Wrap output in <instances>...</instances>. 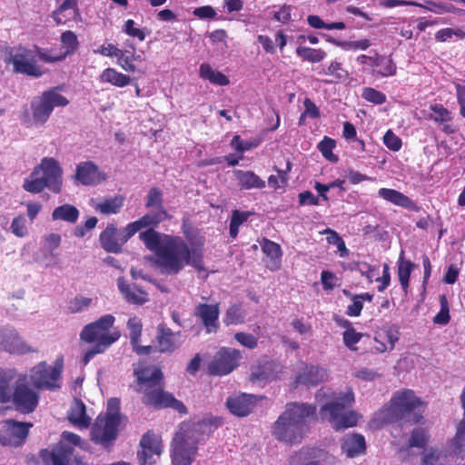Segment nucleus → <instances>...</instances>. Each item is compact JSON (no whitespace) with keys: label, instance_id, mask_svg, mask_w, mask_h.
I'll return each mask as SVG.
<instances>
[{"label":"nucleus","instance_id":"obj_45","mask_svg":"<svg viewBox=\"0 0 465 465\" xmlns=\"http://www.w3.org/2000/svg\"><path fill=\"white\" fill-rule=\"evenodd\" d=\"M465 437V416L461 420L458 426L456 435L449 442L450 454H460L462 450V442Z\"/></svg>","mask_w":465,"mask_h":465},{"label":"nucleus","instance_id":"obj_35","mask_svg":"<svg viewBox=\"0 0 465 465\" xmlns=\"http://www.w3.org/2000/svg\"><path fill=\"white\" fill-rule=\"evenodd\" d=\"M100 81L111 84L116 87H124L131 83V77L118 72L114 68H106L102 72Z\"/></svg>","mask_w":465,"mask_h":465},{"label":"nucleus","instance_id":"obj_49","mask_svg":"<svg viewBox=\"0 0 465 465\" xmlns=\"http://www.w3.org/2000/svg\"><path fill=\"white\" fill-rule=\"evenodd\" d=\"M440 310L433 318V322L440 325H446L450 320V306L445 294H440L439 297Z\"/></svg>","mask_w":465,"mask_h":465},{"label":"nucleus","instance_id":"obj_46","mask_svg":"<svg viewBox=\"0 0 465 465\" xmlns=\"http://www.w3.org/2000/svg\"><path fill=\"white\" fill-rule=\"evenodd\" d=\"M69 9H74V13L78 11L77 8V0H64L60 6L53 13V18L57 25H64L68 21L64 15Z\"/></svg>","mask_w":465,"mask_h":465},{"label":"nucleus","instance_id":"obj_34","mask_svg":"<svg viewBox=\"0 0 465 465\" xmlns=\"http://www.w3.org/2000/svg\"><path fill=\"white\" fill-rule=\"evenodd\" d=\"M324 371L322 369H320L315 366L306 367L305 371L302 373L297 375L295 383L296 385H316L317 383L323 381Z\"/></svg>","mask_w":465,"mask_h":465},{"label":"nucleus","instance_id":"obj_29","mask_svg":"<svg viewBox=\"0 0 465 465\" xmlns=\"http://www.w3.org/2000/svg\"><path fill=\"white\" fill-rule=\"evenodd\" d=\"M75 178L82 184H94L99 182L98 167L92 162H82L76 166Z\"/></svg>","mask_w":465,"mask_h":465},{"label":"nucleus","instance_id":"obj_15","mask_svg":"<svg viewBox=\"0 0 465 465\" xmlns=\"http://www.w3.org/2000/svg\"><path fill=\"white\" fill-rule=\"evenodd\" d=\"M11 63L15 73L33 77L43 75V71L36 64L33 52L25 47L19 46L15 48V54L11 56Z\"/></svg>","mask_w":465,"mask_h":465},{"label":"nucleus","instance_id":"obj_5","mask_svg":"<svg viewBox=\"0 0 465 465\" xmlns=\"http://www.w3.org/2000/svg\"><path fill=\"white\" fill-rule=\"evenodd\" d=\"M423 401L412 390H402L393 394L388 404L381 410L387 423L405 422L416 424L423 419Z\"/></svg>","mask_w":465,"mask_h":465},{"label":"nucleus","instance_id":"obj_28","mask_svg":"<svg viewBox=\"0 0 465 465\" xmlns=\"http://www.w3.org/2000/svg\"><path fill=\"white\" fill-rule=\"evenodd\" d=\"M233 174L241 189H263L266 186L265 181L252 171L234 170Z\"/></svg>","mask_w":465,"mask_h":465},{"label":"nucleus","instance_id":"obj_17","mask_svg":"<svg viewBox=\"0 0 465 465\" xmlns=\"http://www.w3.org/2000/svg\"><path fill=\"white\" fill-rule=\"evenodd\" d=\"M61 43L64 51L58 54H48L42 50L38 51V57L45 63H55L64 60L68 55L75 53L79 47L77 35L74 32L67 30L61 35Z\"/></svg>","mask_w":465,"mask_h":465},{"label":"nucleus","instance_id":"obj_36","mask_svg":"<svg viewBox=\"0 0 465 465\" xmlns=\"http://www.w3.org/2000/svg\"><path fill=\"white\" fill-rule=\"evenodd\" d=\"M79 218V211L78 209L69 203H65L63 205H60L52 213V219L54 221H64L70 223H74L77 222Z\"/></svg>","mask_w":465,"mask_h":465},{"label":"nucleus","instance_id":"obj_13","mask_svg":"<svg viewBox=\"0 0 465 465\" xmlns=\"http://www.w3.org/2000/svg\"><path fill=\"white\" fill-rule=\"evenodd\" d=\"M120 422L121 419L116 415L99 414L91 429V440L96 444L107 446L116 440Z\"/></svg>","mask_w":465,"mask_h":465},{"label":"nucleus","instance_id":"obj_62","mask_svg":"<svg viewBox=\"0 0 465 465\" xmlns=\"http://www.w3.org/2000/svg\"><path fill=\"white\" fill-rule=\"evenodd\" d=\"M135 23L132 19H128L125 21L124 25V31L129 36L136 37L139 41H143L145 39V33L143 29L135 27Z\"/></svg>","mask_w":465,"mask_h":465},{"label":"nucleus","instance_id":"obj_63","mask_svg":"<svg viewBox=\"0 0 465 465\" xmlns=\"http://www.w3.org/2000/svg\"><path fill=\"white\" fill-rule=\"evenodd\" d=\"M351 301L352 303L348 305L346 314L351 317H358L361 315L363 309V302L361 298H359L358 294L354 295Z\"/></svg>","mask_w":465,"mask_h":465},{"label":"nucleus","instance_id":"obj_9","mask_svg":"<svg viewBox=\"0 0 465 465\" xmlns=\"http://www.w3.org/2000/svg\"><path fill=\"white\" fill-rule=\"evenodd\" d=\"M63 369V356L55 360L54 366H49L46 361H40L30 370L29 380L38 391H54L62 387Z\"/></svg>","mask_w":465,"mask_h":465},{"label":"nucleus","instance_id":"obj_31","mask_svg":"<svg viewBox=\"0 0 465 465\" xmlns=\"http://www.w3.org/2000/svg\"><path fill=\"white\" fill-rule=\"evenodd\" d=\"M124 196L116 194L113 197L103 199L94 206V210L102 214L110 215L120 213L124 204Z\"/></svg>","mask_w":465,"mask_h":465},{"label":"nucleus","instance_id":"obj_27","mask_svg":"<svg viewBox=\"0 0 465 465\" xmlns=\"http://www.w3.org/2000/svg\"><path fill=\"white\" fill-rule=\"evenodd\" d=\"M341 448L348 458L360 456L366 451L365 439L361 434H346L342 438Z\"/></svg>","mask_w":465,"mask_h":465},{"label":"nucleus","instance_id":"obj_38","mask_svg":"<svg viewBox=\"0 0 465 465\" xmlns=\"http://www.w3.org/2000/svg\"><path fill=\"white\" fill-rule=\"evenodd\" d=\"M73 455L74 447L65 444H59L50 452L53 465H70Z\"/></svg>","mask_w":465,"mask_h":465},{"label":"nucleus","instance_id":"obj_26","mask_svg":"<svg viewBox=\"0 0 465 465\" xmlns=\"http://www.w3.org/2000/svg\"><path fill=\"white\" fill-rule=\"evenodd\" d=\"M379 197L396 206H400L411 211H418L419 207L410 197L404 193L391 188H381L378 191Z\"/></svg>","mask_w":465,"mask_h":465},{"label":"nucleus","instance_id":"obj_21","mask_svg":"<svg viewBox=\"0 0 465 465\" xmlns=\"http://www.w3.org/2000/svg\"><path fill=\"white\" fill-rule=\"evenodd\" d=\"M0 348L7 352L18 354L37 351L26 344L15 331H10L0 335Z\"/></svg>","mask_w":465,"mask_h":465},{"label":"nucleus","instance_id":"obj_4","mask_svg":"<svg viewBox=\"0 0 465 465\" xmlns=\"http://www.w3.org/2000/svg\"><path fill=\"white\" fill-rule=\"evenodd\" d=\"M12 378L0 371V403H11L12 408L23 414L34 412L39 403V392L31 387L27 375H20L13 386Z\"/></svg>","mask_w":465,"mask_h":465},{"label":"nucleus","instance_id":"obj_8","mask_svg":"<svg viewBox=\"0 0 465 465\" xmlns=\"http://www.w3.org/2000/svg\"><path fill=\"white\" fill-rule=\"evenodd\" d=\"M212 426V420H202L193 423L191 430L184 433L176 434L173 443V464L191 465L194 460L198 450V440L194 439V432H209Z\"/></svg>","mask_w":465,"mask_h":465},{"label":"nucleus","instance_id":"obj_16","mask_svg":"<svg viewBox=\"0 0 465 465\" xmlns=\"http://www.w3.org/2000/svg\"><path fill=\"white\" fill-rule=\"evenodd\" d=\"M168 218V213L165 209H155L149 212L138 220L130 223L124 228V240L130 239L136 232L143 228L154 230L161 223Z\"/></svg>","mask_w":465,"mask_h":465},{"label":"nucleus","instance_id":"obj_50","mask_svg":"<svg viewBox=\"0 0 465 465\" xmlns=\"http://www.w3.org/2000/svg\"><path fill=\"white\" fill-rule=\"evenodd\" d=\"M93 300L88 297L76 296L70 300L67 305V312L71 314L81 312L92 304Z\"/></svg>","mask_w":465,"mask_h":465},{"label":"nucleus","instance_id":"obj_24","mask_svg":"<svg viewBox=\"0 0 465 465\" xmlns=\"http://www.w3.org/2000/svg\"><path fill=\"white\" fill-rule=\"evenodd\" d=\"M33 426L30 422H21L14 420H7L5 422V431L7 440L3 444L19 445L24 442L29 434V429Z\"/></svg>","mask_w":465,"mask_h":465},{"label":"nucleus","instance_id":"obj_23","mask_svg":"<svg viewBox=\"0 0 465 465\" xmlns=\"http://www.w3.org/2000/svg\"><path fill=\"white\" fill-rule=\"evenodd\" d=\"M117 287L129 303L143 305L149 300L148 293L142 287L135 283L129 284L123 276L117 279Z\"/></svg>","mask_w":465,"mask_h":465},{"label":"nucleus","instance_id":"obj_18","mask_svg":"<svg viewBox=\"0 0 465 465\" xmlns=\"http://www.w3.org/2000/svg\"><path fill=\"white\" fill-rule=\"evenodd\" d=\"M219 303H199L194 309V316L198 318L207 333L216 332L219 329Z\"/></svg>","mask_w":465,"mask_h":465},{"label":"nucleus","instance_id":"obj_56","mask_svg":"<svg viewBox=\"0 0 465 465\" xmlns=\"http://www.w3.org/2000/svg\"><path fill=\"white\" fill-rule=\"evenodd\" d=\"M11 231L15 236L20 238L27 234L26 220L23 214H19L13 219Z\"/></svg>","mask_w":465,"mask_h":465},{"label":"nucleus","instance_id":"obj_10","mask_svg":"<svg viewBox=\"0 0 465 465\" xmlns=\"http://www.w3.org/2000/svg\"><path fill=\"white\" fill-rule=\"evenodd\" d=\"M114 320L112 314H106L88 323L82 330L80 339L87 343H95L108 349L120 338L118 331H110Z\"/></svg>","mask_w":465,"mask_h":465},{"label":"nucleus","instance_id":"obj_14","mask_svg":"<svg viewBox=\"0 0 465 465\" xmlns=\"http://www.w3.org/2000/svg\"><path fill=\"white\" fill-rule=\"evenodd\" d=\"M141 450L137 452L140 465H153L163 452V444L159 436L148 430L140 440Z\"/></svg>","mask_w":465,"mask_h":465},{"label":"nucleus","instance_id":"obj_25","mask_svg":"<svg viewBox=\"0 0 465 465\" xmlns=\"http://www.w3.org/2000/svg\"><path fill=\"white\" fill-rule=\"evenodd\" d=\"M127 327L130 332V341L134 351L138 355L151 354L154 351V348L152 345H140V339L143 331V324L141 320L137 317L130 318L127 322Z\"/></svg>","mask_w":465,"mask_h":465},{"label":"nucleus","instance_id":"obj_41","mask_svg":"<svg viewBox=\"0 0 465 465\" xmlns=\"http://www.w3.org/2000/svg\"><path fill=\"white\" fill-rule=\"evenodd\" d=\"M430 438V435L428 429L422 427L414 428L408 440V447L423 449L428 444Z\"/></svg>","mask_w":465,"mask_h":465},{"label":"nucleus","instance_id":"obj_30","mask_svg":"<svg viewBox=\"0 0 465 465\" xmlns=\"http://www.w3.org/2000/svg\"><path fill=\"white\" fill-rule=\"evenodd\" d=\"M321 75H328L330 79L324 80L326 84H337L347 79L349 74L343 67L342 64L337 60H333L330 63L328 67L321 68L318 71Z\"/></svg>","mask_w":465,"mask_h":465},{"label":"nucleus","instance_id":"obj_11","mask_svg":"<svg viewBox=\"0 0 465 465\" xmlns=\"http://www.w3.org/2000/svg\"><path fill=\"white\" fill-rule=\"evenodd\" d=\"M69 101L55 89L45 91L31 102L32 117L35 124H44L51 115L54 106H66Z\"/></svg>","mask_w":465,"mask_h":465},{"label":"nucleus","instance_id":"obj_55","mask_svg":"<svg viewBox=\"0 0 465 465\" xmlns=\"http://www.w3.org/2000/svg\"><path fill=\"white\" fill-rule=\"evenodd\" d=\"M362 333L356 331L354 328H348L342 334V340L347 348L351 351H356L355 344L360 341Z\"/></svg>","mask_w":465,"mask_h":465},{"label":"nucleus","instance_id":"obj_64","mask_svg":"<svg viewBox=\"0 0 465 465\" xmlns=\"http://www.w3.org/2000/svg\"><path fill=\"white\" fill-rule=\"evenodd\" d=\"M457 101L460 105V114L465 118V85L455 84Z\"/></svg>","mask_w":465,"mask_h":465},{"label":"nucleus","instance_id":"obj_43","mask_svg":"<svg viewBox=\"0 0 465 465\" xmlns=\"http://www.w3.org/2000/svg\"><path fill=\"white\" fill-rule=\"evenodd\" d=\"M252 213L251 212H242L233 210L230 220L229 234L234 239L239 233L240 226L245 223Z\"/></svg>","mask_w":465,"mask_h":465},{"label":"nucleus","instance_id":"obj_52","mask_svg":"<svg viewBox=\"0 0 465 465\" xmlns=\"http://www.w3.org/2000/svg\"><path fill=\"white\" fill-rule=\"evenodd\" d=\"M163 193L158 187H152L146 198V208L155 207V209H165L163 205Z\"/></svg>","mask_w":465,"mask_h":465},{"label":"nucleus","instance_id":"obj_44","mask_svg":"<svg viewBox=\"0 0 465 465\" xmlns=\"http://www.w3.org/2000/svg\"><path fill=\"white\" fill-rule=\"evenodd\" d=\"M414 268V263L409 260H403L400 257L398 264V278L403 291L407 292L409 288L410 277Z\"/></svg>","mask_w":465,"mask_h":465},{"label":"nucleus","instance_id":"obj_22","mask_svg":"<svg viewBox=\"0 0 465 465\" xmlns=\"http://www.w3.org/2000/svg\"><path fill=\"white\" fill-rule=\"evenodd\" d=\"M129 239L124 240V233L122 236L119 235L114 224H108L99 235V241L103 249L112 253L121 252L123 245Z\"/></svg>","mask_w":465,"mask_h":465},{"label":"nucleus","instance_id":"obj_3","mask_svg":"<svg viewBox=\"0 0 465 465\" xmlns=\"http://www.w3.org/2000/svg\"><path fill=\"white\" fill-rule=\"evenodd\" d=\"M317 420L314 404L290 402L273 423L272 434L276 440L287 444H299L310 430L308 420Z\"/></svg>","mask_w":465,"mask_h":465},{"label":"nucleus","instance_id":"obj_61","mask_svg":"<svg viewBox=\"0 0 465 465\" xmlns=\"http://www.w3.org/2000/svg\"><path fill=\"white\" fill-rule=\"evenodd\" d=\"M61 244V236L57 233H50L45 237L44 249L51 255H55L54 251Z\"/></svg>","mask_w":465,"mask_h":465},{"label":"nucleus","instance_id":"obj_58","mask_svg":"<svg viewBox=\"0 0 465 465\" xmlns=\"http://www.w3.org/2000/svg\"><path fill=\"white\" fill-rule=\"evenodd\" d=\"M122 55L116 56L118 64L126 72L134 73L135 65L134 64V54L130 51H123Z\"/></svg>","mask_w":465,"mask_h":465},{"label":"nucleus","instance_id":"obj_6","mask_svg":"<svg viewBox=\"0 0 465 465\" xmlns=\"http://www.w3.org/2000/svg\"><path fill=\"white\" fill-rule=\"evenodd\" d=\"M63 170L59 163L51 157H45L35 167L29 178L25 179L23 188L32 193H40L48 188L54 193H59L63 185Z\"/></svg>","mask_w":465,"mask_h":465},{"label":"nucleus","instance_id":"obj_59","mask_svg":"<svg viewBox=\"0 0 465 465\" xmlns=\"http://www.w3.org/2000/svg\"><path fill=\"white\" fill-rule=\"evenodd\" d=\"M442 453L440 450L430 448L422 457L421 465H441Z\"/></svg>","mask_w":465,"mask_h":465},{"label":"nucleus","instance_id":"obj_40","mask_svg":"<svg viewBox=\"0 0 465 465\" xmlns=\"http://www.w3.org/2000/svg\"><path fill=\"white\" fill-rule=\"evenodd\" d=\"M296 54L302 60L310 63H320L326 57V52L322 49H314L307 46H298Z\"/></svg>","mask_w":465,"mask_h":465},{"label":"nucleus","instance_id":"obj_37","mask_svg":"<svg viewBox=\"0 0 465 465\" xmlns=\"http://www.w3.org/2000/svg\"><path fill=\"white\" fill-rule=\"evenodd\" d=\"M373 65L377 69L373 70V74L381 77L393 76L396 74V64L390 58L378 56L373 62Z\"/></svg>","mask_w":465,"mask_h":465},{"label":"nucleus","instance_id":"obj_54","mask_svg":"<svg viewBox=\"0 0 465 465\" xmlns=\"http://www.w3.org/2000/svg\"><path fill=\"white\" fill-rule=\"evenodd\" d=\"M234 340L242 346L253 350L258 346V338L248 332H236L233 336Z\"/></svg>","mask_w":465,"mask_h":465},{"label":"nucleus","instance_id":"obj_2","mask_svg":"<svg viewBox=\"0 0 465 465\" xmlns=\"http://www.w3.org/2000/svg\"><path fill=\"white\" fill-rule=\"evenodd\" d=\"M135 391L142 393V402L156 410L171 408L181 414L187 413L186 406L164 390L163 373L157 366H144L134 370Z\"/></svg>","mask_w":465,"mask_h":465},{"label":"nucleus","instance_id":"obj_39","mask_svg":"<svg viewBox=\"0 0 465 465\" xmlns=\"http://www.w3.org/2000/svg\"><path fill=\"white\" fill-rule=\"evenodd\" d=\"M200 76L203 79L209 80L212 84L224 86L229 84L228 77L219 71L213 70L208 64H202L200 65Z\"/></svg>","mask_w":465,"mask_h":465},{"label":"nucleus","instance_id":"obj_53","mask_svg":"<svg viewBox=\"0 0 465 465\" xmlns=\"http://www.w3.org/2000/svg\"><path fill=\"white\" fill-rule=\"evenodd\" d=\"M361 97L367 102L374 104H382L386 102V95L372 87H364L362 89Z\"/></svg>","mask_w":465,"mask_h":465},{"label":"nucleus","instance_id":"obj_60","mask_svg":"<svg viewBox=\"0 0 465 465\" xmlns=\"http://www.w3.org/2000/svg\"><path fill=\"white\" fill-rule=\"evenodd\" d=\"M384 144L391 151L398 152L402 145L401 139L391 130H388L383 136Z\"/></svg>","mask_w":465,"mask_h":465},{"label":"nucleus","instance_id":"obj_33","mask_svg":"<svg viewBox=\"0 0 465 465\" xmlns=\"http://www.w3.org/2000/svg\"><path fill=\"white\" fill-rule=\"evenodd\" d=\"M68 420L74 425L87 428L91 423V419L86 414L85 405L80 400H75L68 413Z\"/></svg>","mask_w":465,"mask_h":465},{"label":"nucleus","instance_id":"obj_48","mask_svg":"<svg viewBox=\"0 0 465 465\" xmlns=\"http://www.w3.org/2000/svg\"><path fill=\"white\" fill-rule=\"evenodd\" d=\"M244 313L241 304H233L228 308L223 318L225 325H236L243 322Z\"/></svg>","mask_w":465,"mask_h":465},{"label":"nucleus","instance_id":"obj_7","mask_svg":"<svg viewBox=\"0 0 465 465\" xmlns=\"http://www.w3.org/2000/svg\"><path fill=\"white\" fill-rule=\"evenodd\" d=\"M354 403V394L351 390L339 393L331 401L321 407L322 418L328 416V420L335 430L354 427L358 423L359 415L350 410Z\"/></svg>","mask_w":465,"mask_h":465},{"label":"nucleus","instance_id":"obj_20","mask_svg":"<svg viewBox=\"0 0 465 465\" xmlns=\"http://www.w3.org/2000/svg\"><path fill=\"white\" fill-rule=\"evenodd\" d=\"M264 397L257 398L252 394L242 393L237 396H231L226 401V406L235 416L245 417L248 416L254 408L258 400Z\"/></svg>","mask_w":465,"mask_h":465},{"label":"nucleus","instance_id":"obj_47","mask_svg":"<svg viewBox=\"0 0 465 465\" xmlns=\"http://www.w3.org/2000/svg\"><path fill=\"white\" fill-rule=\"evenodd\" d=\"M335 146L336 142L334 139L324 136L323 139L318 143L317 148L325 159L332 163H336L339 158L332 153Z\"/></svg>","mask_w":465,"mask_h":465},{"label":"nucleus","instance_id":"obj_42","mask_svg":"<svg viewBox=\"0 0 465 465\" xmlns=\"http://www.w3.org/2000/svg\"><path fill=\"white\" fill-rule=\"evenodd\" d=\"M300 453L304 456L305 459L318 460H310L303 465H322L320 460L325 461L328 459V452L322 449L317 447H303Z\"/></svg>","mask_w":465,"mask_h":465},{"label":"nucleus","instance_id":"obj_1","mask_svg":"<svg viewBox=\"0 0 465 465\" xmlns=\"http://www.w3.org/2000/svg\"><path fill=\"white\" fill-rule=\"evenodd\" d=\"M181 236L161 233L149 229L140 232L139 238L155 255V263L162 272L178 274L186 265L197 272H205L203 262L204 238L191 225L183 224Z\"/></svg>","mask_w":465,"mask_h":465},{"label":"nucleus","instance_id":"obj_57","mask_svg":"<svg viewBox=\"0 0 465 465\" xmlns=\"http://www.w3.org/2000/svg\"><path fill=\"white\" fill-rule=\"evenodd\" d=\"M417 6L425 8L430 12H434L437 14L440 13H453L455 12L456 8L451 5H445L442 3H436L433 1H427L426 5H423L421 4H417Z\"/></svg>","mask_w":465,"mask_h":465},{"label":"nucleus","instance_id":"obj_19","mask_svg":"<svg viewBox=\"0 0 465 465\" xmlns=\"http://www.w3.org/2000/svg\"><path fill=\"white\" fill-rule=\"evenodd\" d=\"M180 336L181 331L174 332L165 323H160L155 336V351L161 353H173L180 346Z\"/></svg>","mask_w":465,"mask_h":465},{"label":"nucleus","instance_id":"obj_12","mask_svg":"<svg viewBox=\"0 0 465 465\" xmlns=\"http://www.w3.org/2000/svg\"><path fill=\"white\" fill-rule=\"evenodd\" d=\"M242 359V351L231 347H222L208 364L211 375L225 376L232 372L240 365Z\"/></svg>","mask_w":465,"mask_h":465},{"label":"nucleus","instance_id":"obj_32","mask_svg":"<svg viewBox=\"0 0 465 465\" xmlns=\"http://www.w3.org/2000/svg\"><path fill=\"white\" fill-rule=\"evenodd\" d=\"M262 251L270 259V264L267 266L271 270L279 269L282 255L280 244L264 238L262 242Z\"/></svg>","mask_w":465,"mask_h":465},{"label":"nucleus","instance_id":"obj_51","mask_svg":"<svg viewBox=\"0 0 465 465\" xmlns=\"http://www.w3.org/2000/svg\"><path fill=\"white\" fill-rule=\"evenodd\" d=\"M430 111L434 113L430 118L437 123L438 124L444 122H451L452 115L451 113L443 106L441 104H431L430 107Z\"/></svg>","mask_w":465,"mask_h":465}]
</instances>
